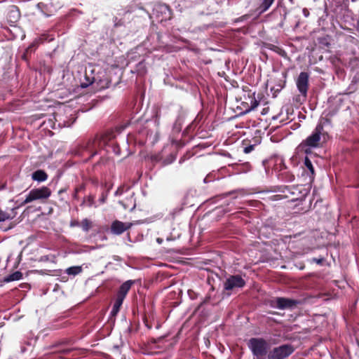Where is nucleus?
Segmentation results:
<instances>
[{"label": "nucleus", "instance_id": "f257e3e1", "mask_svg": "<svg viewBox=\"0 0 359 359\" xmlns=\"http://www.w3.org/2000/svg\"><path fill=\"white\" fill-rule=\"evenodd\" d=\"M51 195L50 189L47 187H41L34 188L29 191L27 194L25 200L20 203L19 206H24L26 204L32 203L36 201L43 202L47 200Z\"/></svg>", "mask_w": 359, "mask_h": 359}, {"label": "nucleus", "instance_id": "f03ea898", "mask_svg": "<svg viewBox=\"0 0 359 359\" xmlns=\"http://www.w3.org/2000/svg\"><path fill=\"white\" fill-rule=\"evenodd\" d=\"M323 132V126L318 123L313 133L300 144V147L304 149L305 153H310V148H316L320 146Z\"/></svg>", "mask_w": 359, "mask_h": 359}, {"label": "nucleus", "instance_id": "7ed1b4c3", "mask_svg": "<svg viewBox=\"0 0 359 359\" xmlns=\"http://www.w3.org/2000/svg\"><path fill=\"white\" fill-rule=\"evenodd\" d=\"M248 345L252 354L257 358L265 355L269 348L268 343L263 338H251Z\"/></svg>", "mask_w": 359, "mask_h": 359}, {"label": "nucleus", "instance_id": "20e7f679", "mask_svg": "<svg viewBox=\"0 0 359 359\" xmlns=\"http://www.w3.org/2000/svg\"><path fill=\"white\" fill-rule=\"evenodd\" d=\"M294 351L290 344H284L273 348L268 354V359H285Z\"/></svg>", "mask_w": 359, "mask_h": 359}, {"label": "nucleus", "instance_id": "39448f33", "mask_svg": "<svg viewBox=\"0 0 359 359\" xmlns=\"http://www.w3.org/2000/svg\"><path fill=\"white\" fill-rule=\"evenodd\" d=\"M300 304V301L285 298L277 297L272 301L271 306L279 309H292Z\"/></svg>", "mask_w": 359, "mask_h": 359}, {"label": "nucleus", "instance_id": "423d86ee", "mask_svg": "<svg viewBox=\"0 0 359 359\" xmlns=\"http://www.w3.org/2000/svg\"><path fill=\"white\" fill-rule=\"evenodd\" d=\"M245 285V281L239 275L231 276L224 283L225 290H233L236 288H241Z\"/></svg>", "mask_w": 359, "mask_h": 359}, {"label": "nucleus", "instance_id": "0eeeda50", "mask_svg": "<svg viewBox=\"0 0 359 359\" xmlns=\"http://www.w3.org/2000/svg\"><path fill=\"white\" fill-rule=\"evenodd\" d=\"M309 75L306 72H301L297 79L296 84L298 90L303 96L306 97L309 88Z\"/></svg>", "mask_w": 359, "mask_h": 359}, {"label": "nucleus", "instance_id": "6e6552de", "mask_svg": "<svg viewBox=\"0 0 359 359\" xmlns=\"http://www.w3.org/2000/svg\"><path fill=\"white\" fill-rule=\"evenodd\" d=\"M132 223H124L118 220L112 222L111 231L115 235H120L132 226Z\"/></svg>", "mask_w": 359, "mask_h": 359}, {"label": "nucleus", "instance_id": "1a4fd4ad", "mask_svg": "<svg viewBox=\"0 0 359 359\" xmlns=\"http://www.w3.org/2000/svg\"><path fill=\"white\" fill-rule=\"evenodd\" d=\"M135 281L132 280L124 282L119 287L116 294V297L124 300L128 291L130 290L131 286L134 284Z\"/></svg>", "mask_w": 359, "mask_h": 359}, {"label": "nucleus", "instance_id": "9d476101", "mask_svg": "<svg viewBox=\"0 0 359 359\" xmlns=\"http://www.w3.org/2000/svg\"><path fill=\"white\" fill-rule=\"evenodd\" d=\"M16 209L17 208H13L6 211L0 210V222L11 220L15 218L17 215Z\"/></svg>", "mask_w": 359, "mask_h": 359}, {"label": "nucleus", "instance_id": "9b49d317", "mask_svg": "<svg viewBox=\"0 0 359 359\" xmlns=\"http://www.w3.org/2000/svg\"><path fill=\"white\" fill-rule=\"evenodd\" d=\"M32 178L34 181L42 182L48 179V175L42 170H37L32 173Z\"/></svg>", "mask_w": 359, "mask_h": 359}, {"label": "nucleus", "instance_id": "f8f14e48", "mask_svg": "<svg viewBox=\"0 0 359 359\" xmlns=\"http://www.w3.org/2000/svg\"><path fill=\"white\" fill-rule=\"evenodd\" d=\"M46 39H47L45 35H41V36L35 39V40L28 46L26 52H31L32 48H36L40 43H43Z\"/></svg>", "mask_w": 359, "mask_h": 359}, {"label": "nucleus", "instance_id": "ddd939ff", "mask_svg": "<svg viewBox=\"0 0 359 359\" xmlns=\"http://www.w3.org/2000/svg\"><path fill=\"white\" fill-rule=\"evenodd\" d=\"M123 299L116 297L114 304L112 309L111 311V315L112 316H116V314L118 313L120 308L123 304Z\"/></svg>", "mask_w": 359, "mask_h": 359}, {"label": "nucleus", "instance_id": "4468645a", "mask_svg": "<svg viewBox=\"0 0 359 359\" xmlns=\"http://www.w3.org/2000/svg\"><path fill=\"white\" fill-rule=\"evenodd\" d=\"M274 1L275 0H262V2L259 7V13H262L266 11L273 4Z\"/></svg>", "mask_w": 359, "mask_h": 359}, {"label": "nucleus", "instance_id": "2eb2a0df", "mask_svg": "<svg viewBox=\"0 0 359 359\" xmlns=\"http://www.w3.org/2000/svg\"><path fill=\"white\" fill-rule=\"evenodd\" d=\"M22 274L21 272L15 271L6 277L4 281L8 283L14 280H19L22 278Z\"/></svg>", "mask_w": 359, "mask_h": 359}, {"label": "nucleus", "instance_id": "dca6fc26", "mask_svg": "<svg viewBox=\"0 0 359 359\" xmlns=\"http://www.w3.org/2000/svg\"><path fill=\"white\" fill-rule=\"evenodd\" d=\"M82 269L81 266H71L67 269L66 273L68 275H77L81 272Z\"/></svg>", "mask_w": 359, "mask_h": 359}, {"label": "nucleus", "instance_id": "f3484780", "mask_svg": "<svg viewBox=\"0 0 359 359\" xmlns=\"http://www.w3.org/2000/svg\"><path fill=\"white\" fill-rule=\"evenodd\" d=\"M250 108L248 111L254 110L259 104V102L255 97V93L252 94V96L250 97Z\"/></svg>", "mask_w": 359, "mask_h": 359}, {"label": "nucleus", "instance_id": "a211bd4d", "mask_svg": "<svg viewBox=\"0 0 359 359\" xmlns=\"http://www.w3.org/2000/svg\"><path fill=\"white\" fill-rule=\"evenodd\" d=\"M304 165L306 167V168L310 171L311 175H313L314 174V168L312 165L311 160L307 156H306L304 158Z\"/></svg>", "mask_w": 359, "mask_h": 359}, {"label": "nucleus", "instance_id": "6ab92c4d", "mask_svg": "<svg viewBox=\"0 0 359 359\" xmlns=\"http://www.w3.org/2000/svg\"><path fill=\"white\" fill-rule=\"evenodd\" d=\"M82 229L84 231H88L91 227V222L88 219H83L81 223Z\"/></svg>", "mask_w": 359, "mask_h": 359}, {"label": "nucleus", "instance_id": "aec40b11", "mask_svg": "<svg viewBox=\"0 0 359 359\" xmlns=\"http://www.w3.org/2000/svg\"><path fill=\"white\" fill-rule=\"evenodd\" d=\"M254 149H255V145L251 144V145H249V146L245 147L244 148V149H243V152H244L245 154H249V153H250L252 151H253V150H254Z\"/></svg>", "mask_w": 359, "mask_h": 359}, {"label": "nucleus", "instance_id": "412c9836", "mask_svg": "<svg viewBox=\"0 0 359 359\" xmlns=\"http://www.w3.org/2000/svg\"><path fill=\"white\" fill-rule=\"evenodd\" d=\"M284 87V85L283 84H281L280 83L278 87L276 88L275 87H272L271 88V90H274L276 92H278L280 91L282 88H283Z\"/></svg>", "mask_w": 359, "mask_h": 359}, {"label": "nucleus", "instance_id": "4be33fe9", "mask_svg": "<svg viewBox=\"0 0 359 359\" xmlns=\"http://www.w3.org/2000/svg\"><path fill=\"white\" fill-rule=\"evenodd\" d=\"M93 83V80H89L88 83H81V87L82 88H86L88 87L90 84Z\"/></svg>", "mask_w": 359, "mask_h": 359}, {"label": "nucleus", "instance_id": "5701e85b", "mask_svg": "<svg viewBox=\"0 0 359 359\" xmlns=\"http://www.w3.org/2000/svg\"><path fill=\"white\" fill-rule=\"evenodd\" d=\"M313 261L318 264H320L323 262V258H321V259L313 258Z\"/></svg>", "mask_w": 359, "mask_h": 359}, {"label": "nucleus", "instance_id": "b1692460", "mask_svg": "<svg viewBox=\"0 0 359 359\" xmlns=\"http://www.w3.org/2000/svg\"><path fill=\"white\" fill-rule=\"evenodd\" d=\"M283 197L281 195H274L273 196V200H280V199H282Z\"/></svg>", "mask_w": 359, "mask_h": 359}, {"label": "nucleus", "instance_id": "393cba45", "mask_svg": "<svg viewBox=\"0 0 359 359\" xmlns=\"http://www.w3.org/2000/svg\"><path fill=\"white\" fill-rule=\"evenodd\" d=\"M174 160H175V157H173L172 156H170V159L168 161H167L165 163L166 164L171 163L172 161H174Z\"/></svg>", "mask_w": 359, "mask_h": 359}, {"label": "nucleus", "instance_id": "a878e982", "mask_svg": "<svg viewBox=\"0 0 359 359\" xmlns=\"http://www.w3.org/2000/svg\"><path fill=\"white\" fill-rule=\"evenodd\" d=\"M17 7L16 6H13V9L11 10V12H17Z\"/></svg>", "mask_w": 359, "mask_h": 359}, {"label": "nucleus", "instance_id": "bb28decb", "mask_svg": "<svg viewBox=\"0 0 359 359\" xmlns=\"http://www.w3.org/2000/svg\"><path fill=\"white\" fill-rule=\"evenodd\" d=\"M304 15H305L306 16H307V15H308V14H309V12L307 11V10H306V9H304Z\"/></svg>", "mask_w": 359, "mask_h": 359}, {"label": "nucleus", "instance_id": "cd10ccee", "mask_svg": "<svg viewBox=\"0 0 359 359\" xmlns=\"http://www.w3.org/2000/svg\"><path fill=\"white\" fill-rule=\"evenodd\" d=\"M76 225H78V222H74V223L72 222L71 224V226H76Z\"/></svg>", "mask_w": 359, "mask_h": 359}, {"label": "nucleus", "instance_id": "c85d7f7f", "mask_svg": "<svg viewBox=\"0 0 359 359\" xmlns=\"http://www.w3.org/2000/svg\"><path fill=\"white\" fill-rule=\"evenodd\" d=\"M359 27V19L357 21V25H356V28Z\"/></svg>", "mask_w": 359, "mask_h": 359}, {"label": "nucleus", "instance_id": "c756f323", "mask_svg": "<svg viewBox=\"0 0 359 359\" xmlns=\"http://www.w3.org/2000/svg\"><path fill=\"white\" fill-rule=\"evenodd\" d=\"M158 243H161V240L159 238L157 239Z\"/></svg>", "mask_w": 359, "mask_h": 359}]
</instances>
